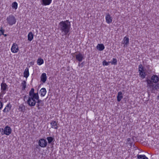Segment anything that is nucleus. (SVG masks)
Segmentation results:
<instances>
[{
  "mask_svg": "<svg viewBox=\"0 0 159 159\" xmlns=\"http://www.w3.org/2000/svg\"><path fill=\"white\" fill-rule=\"evenodd\" d=\"M139 72L140 77L142 78L143 79L145 78L146 74L145 72H143V70H141V71H139Z\"/></svg>",
  "mask_w": 159,
  "mask_h": 159,
  "instance_id": "5701e85b",
  "label": "nucleus"
},
{
  "mask_svg": "<svg viewBox=\"0 0 159 159\" xmlns=\"http://www.w3.org/2000/svg\"><path fill=\"white\" fill-rule=\"evenodd\" d=\"M34 91V89L32 88L29 92V95L30 97L28 98L27 101V103L30 107L34 106L35 105L36 101L34 99V97L35 96V95H39L38 92L35 93Z\"/></svg>",
  "mask_w": 159,
  "mask_h": 159,
  "instance_id": "f03ea898",
  "label": "nucleus"
},
{
  "mask_svg": "<svg viewBox=\"0 0 159 159\" xmlns=\"http://www.w3.org/2000/svg\"><path fill=\"white\" fill-rule=\"evenodd\" d=\"M123 97L122 93L120 91L118 93L117 96V100L118 102H120L122 98Z\"/></svg>",
  "mask_w": 159,
  "mask_h": 159,
  "instance_id": "a211bd4d",
  "label": "nucleus"
},
{
  "mask_svg": "<svg viewBox=\"0 0 159 159\" xmlns=\"http://www.w3.org/2000/svg\"><path fill=\"white\" fill-rule=\"evenodd\" d=\"M52 0H42V4L45 5H49L51 2Z\"/></svg>",
  "mask_w": 159,
  "mask_h": 159,
  "instance_id": "f3484780",
  "label": "nucleus"
},
{
  "mask_svg": "<svg viewBox=\"0 0 159 159\" xmlns=\"http://www.w3.org/2000/svg\"><path fill=\"white\" fill-rule=\"evenodd\" d=\"M3 35L4 36H7V34H4V35Z\"/></svg>",
  "mask_w": 159,
  "mask_h": 159,
  "instance_id": "58836bf2",
  "label": "nucleus"
},
{
  "mask_svg": "<svg viewBox=\"0 0 159 159\" xmlns=\"http://www.w3.org/2000/svg\"><path fill=\"white\" fill-rule=\"evenodd\" d=\"M40 106V104H39L38 103L37 104L36 107L38 108V109H40V108L39 107Z\"/></svg>",
  "mask_w": 159,
  "mask_h": 159,
  "instance_id": "f704fd0d",
  "label": "nucleus"
},
{
  "mask_svg": "<svg viewBox=\"0 0 159 159\" xmlns=\"http://www.w3.org/2000/svg\"><path fill=\"white\" fill-rule=\"evenodd\" d=\"M137 158L138 159H148L144 155H138Z\"/></svg>",
  "mask_w": 159,
  "mask_h": 159,
  "instance_id": "b1692460",
  "label": "nucleus"
},
{
  "mask_svg": "<svg viewBox=\"0 0 159 159\" xmlns=\"http://www.w3.org/2000/svg\"><path fill=\"white\" fill-rule=\"evenodd\" d=\"M26 81L25 80L23 81L21 84V85L22 86V90H25V88H26Z\"/></svg>",
  "mask_w": 159,
  "mask_h": 159,
  "instance_id": "a878e982",
  "label": "nucleus"
},
{
  "mask_svg": "<svg viewBox=\"0 0 159 159\" xmlns=\"http://www.w3.org/2000/svg\"><path fill=\"white\" fill-rule=\"evenodd\" d=\"M148 86L152 90H158L159 89V84L157 83L155 84L152 83L151 80L149 79H147L146 80Z\"/></svg>",
  "mask_w": 159,
  "mask_h": 159,
  "instance_id": "20e7f679",
  "label": "nucleus"
},
{
  "mask_svg": "<svg viewBox=\"0 0 159 159\" xmlns=\"http://www.w3.org/2000/svg\"><path fill=\"white\" fill-rule=\"evenodd\" d=\"M157 98L158 99H159V94L158 96H157Z\"/></svg>",
  "mask_w": 159,
  "mask_h": 159,
  "instance_id": "c9c22d12",
  "label": "nucleus"
},
{
  "mask_svg": "<svg viewBox=\"0 0 159 159\" xmlns=\"http://www.w3.org/2000/svg\"><path fill=\"white\" fill-rule=\"evenodd\" d=\"M1 93L2 94H4L6 93V91L8 90V86L5 83L2 82L1 84Z\"/></svg>",
  "mask_w": 159,
  "mask_h": 159,
  "instance_id": "423d86ee",
  "label": "nucleus"
},
{
  "mask_svg": "<svg viewBox=\"0 0 159 159\" xmlns=\"http://www.w3.org/2000/svg\"><path fill=\"white\" fill-rule=\"evenodd\" d=\"M37 64L39 65H40L43 63V60L41 58H39L37 61Z\"/></svg>",
  "mask_w": 159,
  "mask_h": 159,
  "instance_id": "bb28decb",
  "label": "nucleus"
},
{
  "mask_svg": "<svg viewBox=\"0 0 159 159\" xmlns=\"http://www.w3.org/2000/svg\"><path fill=\"white\" fill-rule=\"evenodd\" d=\"M102 65L103 66H108L109 64L107 63V62L105 60H104L102 62Z\"/></svg>",
  "mask_w": 159,
  "mask_h": 159,
  "instance_id": "2f4dec72",
  "label": "nucleus"
},
{
  "mask_svg": "<svg viewBox=\"0 0 159 159\" xmlns=\"http://www.w3.org/2000/svg\"><path fill=\"white\" fill-rule=\"evenodd\" d=\"M111 63L112 65H116L117 64V60L116 58H113L111 61Z\"/></svg>",
  "mask_w": 159,
  "mask_h": 159,
  "instance_id": "c85d7f7f",
  "label": "nucleus"
},
{
  "mask_svg": "<svg viewBox=\"0 0 159 159\" xmlns=\"http://www.w3.org/2000/svg\"><path fill=\"white\" fill-rule=\"evenodd\" d=\"M107 63H108V64H109V63H111V61H108L107 62Z\"/></svg>",
  "mask_w": 159,
  "mask_h": 159,
  "instance_id": "e433bc0d",
  "label": "nucleus"
},
{
  "mask_svg": "<svg viewBox=\"0 0 159 159\" xmlns=\"http://www.w3.org/2000/svg\"><path fill=\"white\" fill-rule=\"evenodd\" d=\"M40 93L41 94V96L42 97L44 96L46 93V90L45 88H42L40 91Z\"/></svg>",
  "mask_w": 159,
  "mask_h": 159,
  "instance_id": "aec40b11",
  "label": "nucleus"
},
{
  "mask_svg": "<svg viewBox=\"0 0 159 159\" xmlns=\"http://www.w3.org/2000/svg\"><path fill=\"white\" fill-rule=\"evenodd\" d=\"M124 43L126 46L129 44V39L128 37H125L124 38Z\"/></svg>",
  "mask_w": 159,
  "mask_h": 159,
  "instance_id": "393cba45",
  "label": "nucleus"
},
{
  "mask_svg": "<svg viewBox=\"0 0 159 159\" xmlns=\"http://www.w3.org/2000/svg\"><path fill=\"white\" fill-rule=\"evenodd\" d=\"M80 64L79 63V66H80Z\"/></svg>",
  "mask_w": 159,
  "mask_h": 159,
  "instance_id": "a19ab883",
  "label": "nucleus"
},
{
  "mask_svg": "<svg viewBox=\"0 0 159 159\" xmlns=\"http://www.w3.org/2000/svg\"><path fill=\"white\" fill-rule=\"evenodd\" d=\"M35 96L34 97V99L37 101L36 102V103H37L39 104H40L41 106H43V103L42 100L39 99V95H35Z\"/></svg>",
  "mask_w": 159,
  "mask_h": 159,
  "instance_id": "9b49d317",
  "label": "nucleus"
},
{
  "mask_svg": "<svg viewBox=\"0 0 159 159\" xmlns=\"http://www.w3.org/2000/svg\"><path fill=\"white\" fill-rule=\"evenodd\" d=\"M11 105L10 103L8 104L6 106L5 108L3 110L4 112H7L10 111L11 108Z\"/></svg>",
  "mask_w": 159,
  "mask_h": 159,
  "instance_id": "ddd939ff",
  "label": "nucleus"
},
{
  "mask_svg": "<svg viewBox=\"0 0 159 159\" xmlns=\"http://www.w3.org/2000/svg\"><path fill=\"white\" fill-rule=\"evenodd\" d=\"M106 22L108 24L111 23L112 22V18L108 13L107 14L106 16Z\"/></svg>",
  "mask_w": 159,
  "mask_h": 159,
  "instance_id": "f8f14e48",
  "label": "nucleus"
},
{
  "mask_svg": "<svg viewBox=\"0 0 159 159\" xmlns=\"http://www.w3.org/2000/svg\"><path fill=\"white\" fill-rule=\"evenodd\" d=\"M18 7V4L16 2H14L12 4V7L13 8L16 9Z\"/></svg>",
  "mask_w": 159,
  "mask_h": 159,
  "instance_id": "cd10ccee",
  "label": "nucleus"
},
{
  "mask_svg": "<svg viewBox=\"0 0 159 159\" xmlns=\"http://www.w3.org/2000/svg\"><path fill=\"white\" fill-rule=\"evenodd\" d=\"M47 139L49 143H50L54 139V138L51 137H47Z\"/></svg>",
  "mask_w": 159,
  "mask_h": 159,
  "instance_id": "c756f323",
  "label": "nucleus"
},
{
  "mask_svg": "<svg viewBox=\"0 0 159 159\" xmlns=\"http://www.w3.org/2000/svg\"><path fill=\"white\" fill-rule=\"evenodd\" d=\"M150 80L152 83L157 84L159 81V78L157 75H153L151 77Z\"/></svg>",
  "mask_w": 159,
  "mask_h": 159,
  "instance_id": "1a4fd4ad",
  "label": "nucleus"
},
{
  "mask_svg": "<svg viewBox=\"0 0 159 159\" xmlns=\"http://www.w3.org/2000/svg\"><path fill=\"white\" fill-rule=\"evenodd\" d=\"M139 71H140L141 70H143V68L142 64H140L139 66Z\"/></svg>",
  "mask_w": 159,
  "mask_h": 159,
  "instance_id": "7c9ffc66",
  "label": "nucleus"
},
{
  "mask_svg": "<svg viewBox=\"0 0 159 159\" xmlns=\"http://www.w3.org/2000/svg\"><path fill=\"white\" fill-rule=\"evenodd\" d=\"M52 126V128L55 129H57L58 127L57 126V122L54 120H52L50 123Z\"/></svg>",
  "mask_w": 159,
  "mask_h": 159,
  "instance_id": "2eb2a0df",
  "label": "nucleus"
},
{
  "mask_svg": "<svg viewBox=\"0 0 159 159\" xmlns=\"http://www.w3.org/2000/svg\"><path fill=\"white\" fill-rule=\"evenodd\" d=\"M41 80L43 83L45 82L47 80V76L46 74L45 73H43L41 76Z\"/></svg>",
  "mask_w": 159,
  "mask_h": 159,
  "instance_id": "4468645a",
  "label": "nucleus"
},
{
  "mask_svg": "<svg viewBox=\"0 0 159 159\" xmlns=\"http://www.w3.org/2000/svg\"><path fill=\"white\" fill-rule=\"evenodd\" d=\"M6 21L7 23L9 25H12L16 24V20L14 16L10 15L7 17Z\"/></svg>",
  "mask_w": 159,
  "mask_h": 159,
  "instance_id": "7ed1b4c3",
  "label": "nucleus"
},
{
  "mask_svg": "<svg viewBox=\"0 0 159 159\" xmlns=\"http://www.w3.org/2000/svg\"><path fill=\"white\" fill-rule=\"evenodd\" d=\"M75 56L76 60L79 62H81L84 59V54H83L80 52L76 54Z\"/></svg>",
  "mask_w": 159,
  "mask_h": 159,
  "instance_id": "6e6552de",
  "label": "nucleus"
},
{
  "mask_svg": "<svg viewBox=\"0 0 159 159\" xmlns=\"http://www.w3.org/2000/svg\"><path fill=\"white\" fill-rule=\"evenodd\" d=\"M29 75V69L27 67L25 69L24 72V76L27 78Z\"/></svg>",
  "mask_w": 159,
  "mask_h": 159,
  "instance_id": "6ab92c4d",
  "label": "nucleus"
},
{
  "mask_svg": "<svg viewBox=\"0 0 159 159\" xmlns=\"http://www.w3.org/2000/svg\"><path fill=\"white\" fill-rule=\"evenodd\" d=\"M2 131L1 132V134L2 135L5 134L6 135H8L11 133V129L8 126H6L5 127L4 130L3 129H2Z\"/></svg>",
  "mask_w": 159,
  "mask_h": 159,
  "instance_id": "39448f33",
  "label": "nucleus"
},
{
  "mask_svg": "<svg viewBox=\"0 0 159 159\" xmlns=\"http://www.w3.org/2000/svg\"><path fill=\"white\" fill-rule=\"evenodd\" d=\"M60 26V30L62 33H64V34L66 35L70 31V22L68 20L62 21L59 24Z\"/></svg>",
  "mask_w": 159,
  "mask_h": 159,
  "instance_id": "f257e3e1",
  "label": "nucleus"
},
{
  "mask_svg": "<svg viewBox=\"0 0 159 159\" xmlns=\"http://www.w3.org/2000/svg\"><path fill=\"white\" fill-rule=\"evenodd\" d=\"M129 140H130V138H128V139H127V141H129Z\"/></svg>",
  "mask_w": 159,
  "mask_h": 159,
  "instance_id": "4c0bfd02",
  "label": "nucleus"
},
{
  "mask_svg": "<svg viewBox=\"0 0 159 159\" xmlns=\"http://www.w3.org/2000/svg\"><path fill=\"white\" fill-rule=\"evenodd\" d=\"M96 48L99 51H102L104 49L105 47L103 44H98L96 47Z\"/></svg>",
  "mask_w": 159,
  "mask_h": 159,
  "instance_id": "dca6fc26",
  "label": "nucleus"
},
{
  "mask_svg": "<svg viewBox=\"0 0 159 159\" xmlns=\"http://www.w3.org/2000/svg\"><path fill=\"white\" fill-rule=\"evenodd\" d=\"M3 104L2 102L0 101V110L1 109L2 107Z\"/></svg>",
  "mask_w": 159,
  "mask_h": 159,
  "instance_id": "72a5a7b5",
  "label": "nucleus"
},
{
  "mask_svg": "<svg viewBox=\"0 0 159 159\" xmlns=\"http://www.w3.org/2000/svg\"><path fill=\"white\" fill-rule=\"evenodd\" d=\"M19 110L22 112H24L25 110V107L23 104H21L19 106Z\"/></svg>",
  "mask_w": 159,
  "mask_h": 159,
  "instance_id": "4be33fe9",
  "label": "nucleus"
},
{
  "mask_svg": "<svg viewBox=\"0 0 159 159\" xmlns=\"http://www.w3.org/2000/svg\"><path fill=\"white\" fill-rule=\"evenodd\" d=\"M0 31L2 33V34L4 35V30L2 29V27L1 28V29L0 30Z\"/></svg>",
  "mask_w": 159,
  "mask_h": 159,
  "instance_id": "473e14b6",
  "label": "nucleus"
},
{
  "mask_svg": "<svg viewBox=\"0 0 159 159\" xmlns=\"http://www.w3.org/2000/svg\"><path fill=\"white\" fill-rule=\"evenodd\" d=\"M38 147H39V146H37L36 147V148H38Z\"/></svg>",
  "mask_w": 159,
  "mask_h": 159,
  "instance_id": "ea45409f",
  "label": "nucleus"
},
{
  "mask_svg": "<svg viewBox=\"0 0 159 159\" xmlns=\"http://www.w3.org/2000/svg\"><path fill=\"white\" fill-rule=\"evenodd\" d=\"M33 39V34L31 32H30L28 35V39L31 41Z\"/></svg>",
  "mask_w": 159,
  "mask_h": 159,
  "instance_id": "412c9836",
  "label": "nucleus"
},
{
  "mask_svg": "<svg viewBox=\"0 0 159 159\" xmlns=\"http://www.w3.org/2000/svg\"><path fill=\"white\" fill-rule=\"evenodd\" d=\"M39 146L43 148L46 146L47 144V143L46 140L42 139L39 140Z\"/></svg>",
  "mask_w": 159,
  "mask_h": 159,
  "instance_id": "0eeeda50",
  "label": "nucleus"
},
{
  "mask_svg": "<svg viewBox=\"0 0 159 159\" xmlns=\"http://www.w3.org/2000/svg\"><path fill=\"white\" fill-rule=\"evenodd\" d=\"M11 52L14 53L17 52L19 50L17 45L16 43H13L11 48Z\"/></svg>",
  "mask_w": 159,
  "mask_h": 159,
  "instance_id": "9d476101",
  "label": "nucleus"
}]
</instances>
